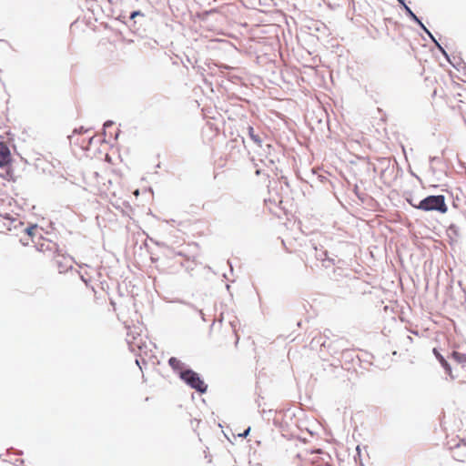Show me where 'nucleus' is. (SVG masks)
Instances as JSON below:
<instances>
[{
	"label": "nucleus",
	"mask_w": 466,
	"mask_h": 466,
	"mask_svg": "<svg viewBox=\"0 0 466 466\" xmlns=\"http://www.w3.org/2000/svg\"><path fill=\"white\" fill-rule=\"evenodd\" d=\"M167 362L173 371L186 385L195 390L199 394L207 392L208 384L204 381L199 373L176 357H170Z\"/></svg>",
	"instance_id": "obj_1"
},
{
	"label": "nucleus",
	"mask_w": 466,
	"mask_h": 466,
	"mask_svg": "<svg viewBox=\"0 0 466 466\" xmlns=\"http://www.w3.org/2000/svg\"><path fill=\"white\" fill-rule=\"evenodd\" d=\"M416 209L425 212L436 211L445 214L448 211V206L443 195H429L417 204Z\"/></svg>",
	"instance_id": "obj_2"
},
{
	"label": "nucleus",
	"mask_w": 466,
	"mask_h": 466,
	"mask_svg": "<svg viewBox=\"0 0 466 466\" xmlns=\"http://www.w3.org/2000/svg\"><path fill=\"white\" fill-rule=\"evenodd\" d=\"M121 20L133 33L139 35L142 25L147 21L146 15L140 10L132 11L129 15H121Z\"/></svg>",
	"instance_id": "obj_3"
},
{
	"label": "nucleus",
	"mask_w": 466,
	"mask_h": 466,
	"mask_svg": "<svg viewBox=\"0 0 466 466\" xmlns=\"http://www.w3.org/2000/svg\"><path fill=\"white\" fill-rule=\"evenodd\" d=\"M180 302L196 310L200 315L201 319L206 321L204 309H208L212 303V298L207 293H201L196 296L195 303L186 302L184 300Z\"/></svg>",
	"instance_id": "obj_4"
},
{
	"label": "nucleus",
	"mask_w": 466,
	"mask_h": 466,
	"mask_svg": "<svg viewBox=\"0 0 466 466\" xmlns=\"http://www.w3.org/2000/svg\"><path fill=\"white\" fill-rule=\"evenodd\" d=\"M432 353L435 356L436 360L439 361L440 365L444 370L445 373L451 379L455 380L459 377L458 374H454L452 370V367L448 360V357L445 358L437 348H433Z\"/></svg>",
	"instance_id": "obj_5"
},
{
	"label": "nucleus",
	"mask_w": 466,
	"mask_h": 466,
	"mask_svg": "<svg viewBox=\"0 0 466 466\" xmlns=\"http://www.w3.org/2000/svg\"><path fill=\"white\" fill-rule=\"evenodd\" d=\"M448 358L451 360L456 366H459L464 372H466V353L458 350H451Z\"/></svg>",
	"instance_id": "obj_6"
},
{
	"label": "nucleus",
	"mask_w": 466,
	"mask_h": 466,
	"mask_svg": "<svg viewBox=\"0 0 466 466\" xmlns=\"http://www.w3.org/2000/svg\"><path fill=\"white\" fill-rule=\"evenodd\" d=\"M11 162L12 157L9 147L5 144H0V167H9Z\"/></svg>",
	"instance_id": "obj_7"
},
{
	"label": "nucleus",
	"mask_w": 466,
	"mask_h": 466,
	"mask_svg": "<svg viewBox=\"0 0 466 466\" xmlns=\"http://www.w3.org/2000/svg\"><path fill=\"white\" fill-rule=\"evenodd\" d=\"M245 129L250 140H252L254 144H256L258 147H262L263 139L260 136V132L256 131L255 128L250 125H248Z\"/></svg>",
	"instance_id": "obj_8"
},
{
	"label": "nucleus",
	"mask_w": 466,
	"mask_h": 466,
	"mask_svg": "<svg viewBox=\"0 0 466 466\" xmlns=\"http://www.w3.org/2000/svg\"><path fill=\"white\" fill-rule=\"evenodd\" d=\"M3 218L6 220L7 222H4V227L9 230L12 231L13 229H16L18 227L23 226V222L18 220L17 218H13L9 214H5Z\"/></svg>",
	"instance_id": "obj_9"
},
{
	"label": "nucleus",
	"mask_w": 466,
	"mask_h": 466,
	"mask_svg": "<svg viewBox=\"0 0 466 466\" xmlns=\"http://www.w3.org/2000/svg\"><path fill=\"white\" fill-rule=\"evenodd\" d=\"M447 235L451 242H456L461 237L460 228L455 222H451L447 228Z\"/></svg>",
	"instance_id": "obj_10"
},
{
	"label": "nucleus",
	"mask_w": 466,
	"mask_h": 466,
	"mask_svg": "<svg viewBox=\"0 0 466 466\" xmlns=\"http://www.w3.org/2000/svg\"><path fill=\"white\" fill-rule=\"evenodd\" d=\"M401 8L404 10L406 15L414 23H416L419 26L423 24L421 18L416 15V14L410 9V6L407 5V4Z\"/></svg>",
	"instance_id": "obj_11"
},
{
	"label": "nucleus",
	"mask_w": 466,
	"mask_h": 466,
	"mask_svg": "<svg viewBox=\"0 0 466 466\" xmlns=\"http://www.w3.org/2000/svg\"><path fill=\"white\" fill-rule=\"evenodd\" d=\"M436 47L437 49L441 53V55L447 59V61H449L455 68H458L457 66H455L451 61V58H450V56L449 54L447 53V51L445 50V48L439 43V42H436Z\"/></svg>",
	"instance_id": "obj_12"
},
{
	"label": "nucleus",
	"mask_w": 466,
	"mask_h": 466,
	"mask_svg": "<svg viewBox=\"0 0 466 466\" xmlns=\"http://www.w3.org/2000/svg\"><path fill=\"white\" fill-rule=\"evenodd\" d=\"M316 249V254H315V257L318 260H321L322 262H325V257H327V255L329 254L328 250L326 249H318L317 248H315Z\"/></svg>",
	"instance_id": "obj_13"
},
{
	"label": "nucleus",
	"mask_w": 466,
	"mask_h": 466,
	"mask_svg": "<svg viewBox=\"0 0 466 466\" xmlns=\"http://www.w3.org/2000/svg\"><path fill=\"white\" fill-rule=\"evenodd\" d=\"M37 224H30L24 229V232L31 238H34L35 230L37 229Z\"/></svg>",
	"instance_id": "obj_14"
},
{
	"label": "nucleus",
	"mask_w": 466,
	"mask_h": 466,
	"mask_svg": "<svg viewBox=\"0 0 466 466\" xmlns=\"http://www.w3.org/2000/svg\"><path fill=\"white\" fill-rule=\"evenodd\" d=\"M420 27L421 28V30H423V32H425V34L430 37L431 42H433L434 45L436 46V42H438V40L435 38L432 33L426 27V25L422 24L421 25H420Z\"/></svg>",
	"instance_id": "obj_15"
},
{
	"label": "nucleus",
	"mask_w": 466,
	"mask_h": 466,
	"mask_svg": "<svg viewBox=\"0 0 466 466\" xmlns=\"http://www.w3.org/2000/svg\"><path fill=\"white\" fill-rule=\"evenodd\" d=\"M360 460V466H363L362 461H361V450L360 445L356 447V454L354 455V460L357 461V460Z\"/></svg>",
	"instance_id": "obj_16"
},
{
	"label": "nucleus",
	"mask_w": 466,
	"mask_h": 466,
	"mask_svg": "<svg viewBox=\"0 0 466 466\" xmlns=\"http://www.w3.org/2000/svg\"><path fill=\"white\" fill-rule=\"evenodd\" d=\"M353 191L359 199H360L361 201H364L365 195L363 193L360 192L358 185L354 186Z\"/></svg>",
	"instance_id": "obj_17"
},
{
	"label": "nucleus",
	"mask_w": 466,
	"mask_h": 466,
	"mask_svg": "<svg viewBox=\"0 0 466 466\" xmlns=\"http://www.w3.org/2000/svg\"><path fill=\"white\" fill-rule=\"evenodd\" d=\"M453 219L457 222L459 221H466V215L462 212H458L454 216Z\"/></svg>",
	"instance_id": "obj_18"
},
{
	"label": "nucleus",
	"mask_w": 466,
	"mask_h": 466,
	"mask_svg": "<svg viewBox=\"0 0 466 466\" xmlns=\"http://www.w3.org/2000/svg\"><path fill=\"white\" fill-rule=\"evenodd\" d=\"M87 132V129H86L84 127H80L79 128H76L74 133H76V134H83V133H86Z\"/></svg>",
	"instance_id": "obj_19"
},
{
	"label": "nucleus",
	"mask_w": 466,
	"mask_h": 466,
	"mask_svg": "<svg viewBox=\"0 0 466 466\" xmlns=\"http://www.w3.org/2000/svg\"><path fill=\"white\" fill-rule=\"evenodd\" d=\"M251 431L250 427H248L242 433L239 434L240 437L246 438Z\"/></svg>",
	"instance_id": "obj_20"
},
{
	"label": "nucleus",
	"mask_w": 466,
	"mask_h": 466,
	"mask_svg": "<svg viewBox=\"0 0 466 466\" xmlns=\"http://www.w3.org/2000/svg\"><path fill=\"white\" fill-rule=\"evenodd\" d=\"M114 125V121L112 120H106L105 123H104V130H106V128L112 127Z\"/></svg>",
	"instance_id": "obj_21"
},
{
	"label": "nucleus",
	"mask_w": 466,
	"mask_h": 466,
	"mask_svg": "<svg viewBox=\"0 0 466 466\" xmlns=\"http://www.w3.org/2000/svg\"><path fill=\"white\" fill-rule=\"evenodd\" d=\"M279 179L285 186H287L288 187H289V179L287 177L281 176Z\"/></svg>",
	"instance_id": "obj_22"
},
{
	"label": "nucleus",
	"mask_w": 466,
	"mask_h": 466,
	"mask_svg": "<svg viewBox=\"0 0 466 466\" xmlns=\"http://www.w3.org/2000/svg\"><path fill=\"white\" fill-rule=\"evenodd\" d=\"M406 201H407V202H408L411 207H413L414 208H416V206H417V204H418V203H414V202H413V199H412V198H411V197H410V198H406Z\"/></svg>",
	"instance_id": "obj_23"
},
{
	"label": "nucleus",
	"mask_w": 466,
	"mask_h": 466,
	"mask_svg": "<svg viewBox=\"0 0 466 466\" xmlns=\"http://www.w3.org/2000/svg\"><path fill=\"white\" fill-rule=\"evenodd\" d=\"M325 262H329V263L334 265L335 259L333 258L329 257L328 254L327 257H325Z\"/></svg>",
	"instance_id": "obj_24"
},
{
	"label": "nucleus",
	"mask_w": 466,
	"mask_h": 466,
	"mask_svg": "<svg viewBox=\"0 0 466 466\" xmlns=\"http://www.w3.org/2000/svg\"><path fill=\"white\" fill-rule=\"evenodd\" d=\"M325 262H329V263L334 265L335 259L333 258L329 257L328 254L327 257H325Z\"/></svg>",
	"instance_id": "obj_25"
},
{
	"label": "nucleus",
	"mask_w": 466,
	"mask_h": 466,
	"mask_svg": "<svg viewBox=\"0 0 466 466\" xmlns=\"http://www.w3.org/2000/svg\"><path fill=\"white\" fill-rule=\"evenodd\" d=\"M181 63H182V65H183L185 67H187L186 63H187V64H192L190 57H189V56H186V60H182V61H181Z\"/></svg>",
	"instance_id": "obj_26"
},
{
	"label": "nucleus",
	"mask_w": 466,
	"mask_h": 466,
	"mask_svg": "<svg viewBox=\"0 0 466 466\" xmlns=\"http://www.w3.org/2000/svg\"><path fill=\"white\" fill-rule=\"evenodd\" d=\"M453 458H454V460H456L458 461H461V462L464 461V460L461 458V455H457L456 453H454Z\"/></svg>",
	"instance_id": "obj_27"
},
{
	"label": "nucleus",
	"mask_w": 466,
	"mask_h": 466,
	"mask_svg": "<svg viewBox=\"0 0 466 466\" xmlns=\"http://www.w3.org/2000/svg\"><path fill=\"white\" fill-rule=\"evenodd\" d=\"M456 448H457L458 450H461V449L466 450V444H465V443H462V444L459 443V444L456 446Z\"/></svg>",
	"instance_id": "obj_28"
},
{
	"label": "nucleus",
	"mask_w": 466,
	"mask_h": 466,
	"mask_svg": "<svg viewBox=\"0 0 466 466\" xmlns=\"http://www.w3.org/2000/svg\"><path fill=\"white\" fill-rule=\"evenodd\" d=\"M399 2V4L400 5V6H404L406 5V0H397Z\"/></svg>",
	"instance_id": "obj_29"
},
{
	"label": "nucleus",
	"mask_w": 466,
	"mask_h": 466,
	"mask_svg": "<svg viewBox=\"0 0 466 466\" xmlns=\"http://www.w3.org/2000/svg\"><path fill=\"white\" fill-rule=\"evenodd\" d=\"M438 159L437 157H430V163H433L434 161H436Z\"/></svg>",
	"instance_id": "obj_30"
},
{
	"label": "nucleus",
	"mask_w": 466,
	"mask_h": 466,
	"mask_svg": "<svg viewBox=\"0 0 466 466\" xmlns=\"http://www.w3.org/2000/svg\"><path fill=\"white\" fill-rule=\"evenodd\" d=\"M410 174H411L412 177H416L417 179L420 180V177L415 174V172L410 171Z\"/></svg>",
	"instance_id": "obj_31"
},
{
	"label": "nucleus",
	"mask_w": 466,
	"mask_h": 466,
	"mask_svg": "<svg viewBox=\"0 0 466 466\" xmlns=\"http://www.w3.org/2000/svg\"><path fill=\"white\" fill-rule=\"evenodd\" d=\"M136 363L137 364V366L139 367V369L142 370V368H141V366H140V362H139V360H138L137 359L136 360Z\"/></svg>",
	"instance_id": "obj_32"
},
{
	"label": "nucleus",
	"mask_w": 466,
	"mask_h": 466,
	"mask_svg": "<svg viewBox=\"0 0 466 466\" xmlns=\"http://www.w3.org/2000/svg\"><path fill=\"white\" fill-rule=\"evenodd\" d=\"M266 147H267L268 149L272 148V146H271L270 144H267V145H266Z\"/></svg>",
	"instance_id": "obj_33"
},
{
	"label": "nucleus",
	"mask_w": 466,
	"mask_h": 466,
	"mask_svg": "<svg viewBox=\"0 0 466 466\" xmlns=\"http://www.w3.org/2000/svg\"><path fill=\"white\" fill-rule=\"evenodd\" d=\"M260 174V170L259 169H257L256 170V175H259Z\"/></svg>",
	"instance_id": "obj_34"
},
{
	"label": "nucleus",
	"mask_w": 466,
	"mask_h": 466,
	"mask_svg": "<svg viewBox=\"0 0 466 466\" xmlns=\"http://www.w3.org/2000/svg\"><path fill=\"white\" fill-rule=\"evenodd\" d=\"M242 143L245 144V138L244 137H241Z\"/></svg>",
	"instance_id": "obj_35"
},
{
	"label": "nucleus",
	"mask_w": 466,
	"mask_h": 466,
	"mask_svg": "<svg viewBox=\"0 0 466 466\" xmlns=\"http://www.w3.org/2000/svg\"><path fill=\"white\" fill-rule=\"evenodd\" d=\"M270 164H274V160L273 159H269L268 160Z\"/></svg>",
	"instance_id": "obj_36"
},
{
	"label": "nucleus",
	"mask_w": 466,
	"mask_h": 466,
	"mask_svg": "<svg viewBox=\"0 0 466 466\" xmlns=\"http://www.w3.org/2000/svg\"><path fill=\"white\" fill-rule=\"evenodd\" d=\"M228 264H229V267L232 268V264L228 261ZM233 270V268H231V271Z\"/></svg>",
	"instance_id": "obj_37"
},
{
	"label": "nucleus",
	"mask_w": 466,
	"mask_h": 466,
	"mask_svg": "<svg viewBox=\"0 0 466 466\" xmlns=\"http://www.w3.org/2000/svg\"><path fill=\"white\" fill-rule=\"evenodd\" d=\"M0 139H2V137L0 136ZM0 144H5L2 140H0Z\"/></svg>",
	"instance_id": "obj_38"
},
{
	"label": "nucleus",
	"mask_w": 466,
	"mask_h": 466,
	"mask_svg": "<svg viewBox=\"0 0 466 466\" xmlns=\"http://www.w3.org/2000/svg\"><path fill=\"white\" fill-rule=\"evenodd\" d=\"M0 217L3 218L4 216L0 214Z\"/></svg>",
	"instance_id": "obj_39"
}]
</instances>
